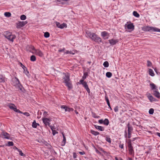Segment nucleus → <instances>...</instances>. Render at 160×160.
Here are the masks:
<instances>
[{
    "instance_id": "f257e3e1",
    "label": "nucleus",
    "mask_w": 160,
    "mask_h": 160,
    "mask_svg": "<svg viewBox=\"0 0 160 160\" xmlns=\"http://www.w3.org/2000/svg\"><path fill=\"white\" fill-rule=\"evenodd\" d=\"M63 79L64 80L63 82L65 83L66 86L68 87V89H70L72 88V86L70 81L69 75L68 74H66Z\"/></svg>"
},
{
    "instance_id": "f03ea898",
    "label": "nucleus",
    "mask_w": 160,
    "mask_h": 160,
    "mask_svg": "<svg viewBox=\"0 0 160 160\" xmlns=\"http://www.w3.org/2000/svg\"><path fill=\"white\" fill-rule=\"evenodd\" d=\"M3 35L6 38L12 42L13 41V40L16 38L15 35L12 34L11 33L8 31L5 32Z\"/></svg>"
},
{
    "instance_id": "7ed1b4c3",
    "label": "nucleus",
    "mask_w": 160,
    "mask_h": 160,
    "mask_svg": "<svg viewBox=\"0 0 160 160\" xmlns=\"http://www.w3.org/2000/svg\"><path fill=\"white\" fill-rule=\"evenodd\" d=\"M142 30L145 31L149 32H160V29L153 27H149L148 26H145L142 28Z\"/></svg>"
},
{
    "instance_id": "20e7f679",
    "label": "nucleus",
    "mask_w": 160,
    "mask_h": 160,
    "mask_svg": "<svg viewBox=\"0 0 160 160\" xmlns=\"http://www.w3.org/2000/svg\"><path fill=\"white\" fill-rule=\"evenodd\" d=\"M125 28L129 30V32H131L133 31L134 29V26L132 23L130 22H127V23L124 25Z\"/></svg>"
},
{
    "instance_id": "39448f33",
    "label": "nucleus",
    "mask_w": 160,
    "mask_h": 160,
    "mask_svg": "<svg viewBox=\"0 0 160 160\" xmlns=\"http://www.w3.org/2000/svg\"><path fill=\"white\" fill-rule=\"evenodd\" d=\"M90 38H91L92 40L97 42L99 43L102 42L101 38L98 37L97 35L95 33H92V36Z\"/></svg>"
},
{
    "instance_id": "423d86ee",
    "label": "nucleus",
    "mask_w": 160,
    "mask_h": 160,
    "mask_svg": "<svg viewBox=\"0 0 160 160\" xmlns=\"http://www.w3.org/2000/svg\"><path fill=\"white\" fill-rule=\"evenodd\" d=\"M12 84L14 86L18 87L20 90L22 89V86L20 83L19 79L17 78H15L13 80Z\"/></svg>"
},
{
    "instance_id": "0eeeda50",
    "label": "nucleus",
    "mask_w": 160,
    "mask_h": 160,
    "mask_svg": "<svg viewBox=\"0 0 160 160\" xmlns=\"http://www.w3.org/2000/svg\"><path fill=\"white\" fill-rule=\"evenodd\" d=\"M8 106L10 109L13 110L14 111L16 112L19 113H22V112L19 109H17L16 107L13 104H9L8 105Z\"/></svg>"
},
{
    "instance_id": "6e6552de",
    "label": "nucleus",
    "mask_w": 160,
    "mask_h": 160,
    "mask_svg": "<svg viewBox=\"0 0 160 160\" xmlns=\"http://www.w3.org/2000/svg\"><path fill=\"white\" fill-rule=\"evenodd\" d=\"M30 52L40 57H42L43 56V53L39 49H34V51H30Z\"/></svg>"
},
{
    "instance_id": "1a4fd4ad",
    "label": "nucleus",
    "mask_w": 160,
    "mask_h": 160,
    "mask_svg": "<svg viewBox=\"0 0 160 160\" xmlns=\"http://www.w3.org/2000/svg\"><path fill=\"white\" fill-rule=\"evenodd\" d=\"M128 150L129 153L130 155H133L134 153L133 147L132 146L131 142L130 140L128 142Z\"/></svg>"
},
{
    "instance_id": "9d476101",
    "label": "nucleus",
    "mask_w": 160,
    "mask_h": 160,
    "mask_svg": "<svg viewBox=\"0 0 160 160\" xmlns=\"http://www.w3.org/2000/svg\"><path fill=\"white\" fill-rule=\"evenodd\" d=\"M79 83L82 84L83 85L88 93H89L90 92V90L88 87L87 83L85 82H84L83 80H80Z\"/></svg>"
},
{
    "instance_id": "9b49d317",
    "label": "nucleus",
    "mask_w": 160,
    "mask_h": 160,
    "mask_svg": "<svg viewBox=\"0 0 160 160\" xmlns=\"http://www.w3.org/2000/svg\"><path fill=\"white\" fill-rule=\"evenodd\" d=\"M27 22H28L26 21L19 22L17 24V27L18 28H20L25 25Z\"/></svg>"
},
{
    "instance_id": "f8f14e48",
    "label": "nucleus",
    "mask_w": 160,
    "mask_h": 160,
    "mask_svg": "<svg viewBox=\"0 0 160 160\" xmlns=\"http://www.w3.org/2000/svg\"><path fill=\"white\" fill-rule=\"evenodd\" d=\"M146 95L148 99L149 100L150 102H152L156 101V99L154 98L150 93H147Z\"/></svg>"
},
{
    "instance_id": "ddd939ff",
    "label": "nucleus",
    "mask_w": 160,
    "mask_h": 160,
    "mask_svg": "<svg viewBox=\"0 0 160 160\" xmlns=\"http://www.w3.org/2000/svg\"><path fill=\"white\" fill-rule=\"evenodd\" d=\"M61 108H62L64 109L65 112H70L73 110V109L72 108H68L65 105L62 106H61Z\"/></svg>"
},
{
    "instance_id": "4468645a",
    "label": "nucleus",
    "mask_w": 160,
    "mask_h": 160,
    "mask_svg": "<svg viewBox=\"0 0 160 160\" xmlns=\"http://www.w3.org/2000/svg\"><path fill=\"white\" fill-rule=\"evenodd\" d=\"M42 121L46 125H50V120L48 118H43L42 119Z\"/></svg>"
},
{
    "instance_id": "2eb2a0df",
    "label": "nucleus",
    "mask_w": 160,
    "mask_h": 160,
    "mask_svg": "<svg viewBox=\"0 0 160 160\" xmlns=\"http://www.w3.org/2000/svg\"><path fill=\"white\" fill-rule=\"evenodd\" d=\"M56 25L59 28H63L64 27H67V24L65 23H63L61 24H60L59 22H57Z\"/></svg>"
},
{
    "instance_id": "dca6fc26",
    "label": "nucleus",
    "mask_w": 160,
    "mask_h": 160,
    "mask_svg": "<svg viewBox=\"0 0 160 160\" xmlns=\"http://www.w3.org/2000/svg\"><path fill=\"white\" fill-rule=\"evenodd\" d=\"M110 43L112 45H114L117 43L118 41V39H111L108 40Z\"/></svg>"
},
{
    "instance_id": "f3484780",
    "label": "nucleus",
    "mask_w": 160,
    "mask_h": 160,
    "mask_svg": "<svg viewBox=\"0 0 160 160\" xmlns=\"http://www.w3.org/2000/svg\"><path fill=\"white\" fill-rule=\"evenodd\" d=\"M2 135L4 137V138L7 139L10 138V135L8 133L5 132H2Z\"/></svg>"
},
{
    "instance_id": "a211bd4d",
    "label": "nucleus",
    "mask_w": 160,
    "mask_h": 160,
    "mask_svg": "<svg viewBox=\"0 0 160 160\" xmlns=\"http://www.w3.org/2000/svg\"><path fill=\"white\" fill-rule=\"evenodd\" d=\"M101 36L104 39H108V37L106 38L107 36H108V33L105 31L102 32H101Z\"/></svg>"
},
{
    "instance_id": "6ab92c4d",
    "label": "nucleus",
    "mask_w": 160,
    "mask_h": 160,
    "mask_svg": "<svg viewBox=\"0 0 160 160\" xmlns=\"http://www.w3.org/2000/svg\"><path fill=\"white\" fill-rule=\"evenodd\" d=\"M50 128L51 129L52 131V133L53 135H55L56 134L58 133V132L56 131L55 130V128L52 126H50Z\"/></svg>"
},
{
    "instance_id": "aec40b11",
    "label": "nucleus",
    "mask_w": 160,
    "mask_h": 160,
    "mask_svg": "<svg viewBox=\"0 0 160 160\" xmlns=\"http://www.w3.org/2000/svg\"><path fill=\"white\" fill-rule=\"evenodd\" d=\"M62 135L63 139L62 143V146H64L66 143V139L63 132L62 133Z\"/></svg>"
},
{
    "instance_id": "412c9836",
    "label": "nucleus",
    "mask_w": 160,
    "mask_h": 160,
    "mask_svg": "<svg viewBox=\"0 0 160 160\" xmlns=\"http://www.w3.org/2000/svg\"><path fill=\"white\" fill-rule=\"evenodd\" d=\"M95 128L97 129L100 131H103L104 130V128L101 126L95 125Z\"/></svg>"
},
{
    "instance_id": "4be33fe9",
    "label": "nucleus",
    "mask_w": 160,
    "mask_h": 160,
    "mask_svg": "<svg viewBox=\"0 0 160 160\" xmlns=\"http://www.w3.org/2000/svg\"><path fill=\"white\" fill-rule=\"evenodd\" d=\"M5 78L2 74H0V82H5Z\"/></svg>"
},
{
    "instance_id": "5701e85b",
    "label": "nucleus",
    "mask_w": 160,
    "mask_h": 160,
    "mask_svg": "<svg viewBox=\"0 0 160 160\" xmlns=\"http://www.w3.org/2000/svg\"><path fill=\"white\" fill-rule=\"evenodd\" d=\"M128 128V132H132L133 130L132 127L130 125L129 123H128L127 125Z\"/></svg>"
},
{
    "instance_id": "b1692460",
    "label": "nucleus",
    "mask_w": 160,
    "mask_h": 160,
    "mask_svg": "<svg viewBox=\"0 0 160 160\" xmlns=\"http://www.w3.org/2000/svg\"><path fill=\"white\" fill-rule=\"evenodd\" d=\"M154 95L158 98H159L160 97V94L158 91H155L153 93Z\"/></svg>"
},
{
    "instance_id": "393cba45",
    "label": "nucleus",
    "mask_w": 160,
    "mask_h": 160,
    "mask_svg": "<svg viewBox=\"0 0 160 160\" xmlns=\"http://www.w3.org/2000/svg\"><path fill=\"white\" fill-rule=\"evenodd\" d=\"M149 74L150 76L152 77L154 76V72L153 70L151 69H149Z\"/></svg>"
},
{
    "instance_id": "a878e982",
    "label": "nucleus",
    "mask_w": 160,
    "mask_h": 160,
    "mask_svg": "<svg viewBox=\"0 0 160 160\" xmlns=\"http://www.w3.org/2000/svg\"><path fill=\"white\" fill-rule=\"evenodd\" d=\"M37 125H39V124L37 123L35 120H34L32 123V127L33 128H37Z\"/></svg>"
},
{
    "instance_id": "bb28decb",
    "label": "nucleus",
    "mask_w": 160,
    "mask_h": 160,
    "mask_svg": "<svg viewBox=\"0 0 160 160\" xmlns=\"http://www.w3.org/2000/svg\"><path fill=\"white\" fill-rule=\"evenodd\" d=\"M91 133L95 136H97L99 134V133L97 131H95L93 130H91Z\"/></svg>"
},
{
    "instance_id": "cd10ccee",
    "label": "nucleus",
    "mask_w": 160,
    "mask_h": 160,
    "mask_svg": "<svg viewBox=\"0 0 160 160\" xmlns=\"http://www.w3.org/2000/svg\"><path fill=\"white\" fill-rule=\"evenodd\" d=\"M109 122L108 119L106 118L103 121V124L106 125H108L109 124Z\"/></svg>"
},
{
    "instance_id": "c85d7f7f",
    "label": "nucleus",
    "mask_w": 160,
    "mask_h": 160,
    "mask_svg": "<svg viewBox=\"0 0 160 160\" xmlns=\"http://www.w3.org/2000/svg\"><path fill=\"white\" fill-rule=\"evenodd\" d=\"M86 33L87 34V37L90 38L92 36V33H91L89 31H86Z\"/></svg>"
},
{
    "instance_id": "c756f323",
    "label": "nucleus",
    "mask_w": 160,
    "mask_h": 160,
    "mask_svg": "<svg viewBox=\"0 0 160 160\" xmlns=\"http://www.w3.org/2000/svg\"><path fill=\"white\" fill-rule=\"evenodd\" d=\"M30 60L34 62L36 60V57L34 55H32L30 57Z\"/></svg>"
},
{
    "instance_id": "7c9ffc66",
    "label": "nucleus",
    "mask_w": 160,
    "mask_h": 160,
    "mask_svg": "<svg viewBox=\"0 0 160 160\" xmlns=\"http://www.w3.org/2000/svg\"><path fill=\"white\" fill-rule=\"evenodd\" d=\"M133 14L136 17L138 18L139 17V14L136 11H134L133 12Z\"/></svg>"
},
{
    "instance_id": "2f4dec72",
    "label": "nucleus",
    "mask_w": 160,
    "mask_h": 160,
    "mask_svg": "<svg viewBox=\"0 0 160 160\" xmlns=\"http://www.w3.org/2000/svg\"><path fill=\"white\" fill-rule=\"evenodd\" d=\"M112 75V73L111 72H108L106 73V76L108 78L111 77Z\"/></svg>"
},
{
    "instance_id": "473e14b6",
    "label": "nucleus",
    "mask_w": 160,
    "mask_h": 160,
    "mask_svg": "<svg viewBox=\"0 0 160 160\" xmlns=\"http://www.w3.org/2000/svg\"><path fill=\"white\" fill-rule=\"evenodd\" d=\"M88 76V73L87 72H85L84 73L83 76L82 77V78L81 80H83V81Z\"/></svg>"
},
{
    "instance_id": "72a5a7b5",
    "label": "nucleus",
    "mask_w": 160,
    "mask_h": 160,
    "mask_svg": "<svg viewBox=\"0 0 160 160\" xmlns=\"http://www.w3.org/2000/svg\"><path fill=\"white\" fill-rule=\"evenodd\" d=\"M4 15L8 17H11V13L9 12H5L4 13Z\"/></svg>"
},
{
    "instance_id": "f704fd0d",
    "label": "nucleus",
    "mask_w": 160,
    "mask_h": 160,
    "mask_svg": "<svg viewBox=\"0 0 160 160\" xmlns=\"http://www.w3.org/2000/svg\"><path fill=\"white\" fill-rule=\"evenodd\" d=\"M103 65L105 68H107L109 66V63L108 61H105L104 62Z\"/></svg>"
},
{
    "instance_id": "c9c22d12",
    "label": "nucleus",
    "mask_w": 160,
    "mask_h": 160,
    "mask_svg": "<svg viewBox=\"0 0 160 160\" xmlns=\"http://www.w3.org/2000/svg\"><path fill=\"white\" fill-rule=\"evenodd\" d=\"M50 36L49 33L48 32H46L44 33V37L45 38H48Z\"/></svg>"
},
{
    "instance_id": "e433bc0d",
    "label": "nucleus",
    "mask_w": 160,
    "mask_h": 160,
    "mask_svg": "<svg viewBox=\"0 0 160 160\" xmlns=\"http://www.w3.org/2000/svg\"><path fill=\"white\" fill-rule=\"evenodd\" d=\"M26 16L24 15H22L20 16V19L22 20H24L26 19Z\"/></svg>"
},
{
    "instance_id": "4c0bfd02",
    "label": "nucleus",
    "mask_w": 160,
    "mask_h": 160,
    "mask_svg": "<svg viewBox=\"0 0 160 160\" xmlns=\"http://www.w3.org/2000/svg\"><path fill=\"white\" fill-rule=\"evenodd\" d=\"M29 51L30 52V51H34V49H36L33 46H30L29 47Z\"/></svg>"
},
{
    "instance_id": "58836bf2",
    "label": "nucleus",
    "mask_w": 160,
    "mask_h": 160,
    "mask_svg": "<svg viewBox=\"0 0 160 160\" xmlns=\"http://www.w3.org/2000/svg\"><path fill=\"white\" fill-rule=\"evenodd\" d=\"M154 109L153 108H150L149 111V113L150 114H152L154 112Z\"/></svg>"
},
{
    "instance_id": "ea45409f",
    "label": "nucleus",
    "mask_w": 160,
    "mask_h": 160,
    "mask_svg": "<svg viewBox=\"0 0 160 160\" xmlns=\"http://www.w3.org/2000/svg\"><path fill=\"white\" fill-rule=\"evenodd\" d=\"M18 151L19 152V154L22 156L25 157V155L23 153L21 150H18Z\"/></svg>"
},
{
    "instance_id": "a19ab883",
    "label": "nucleus",
    "mask_w": 160,
    "mask_h": 160,
    "mask_svg": "<svg viewBox=\"0 0 160 160\" xmlns=\"http://www.w3.org/2000/svg\"><path fill=\"white\" fill-rule=\"evenodd\" d=\"M152 89H155L156 88V85L154 83H151L150 84Z\"/></svg>"
},
{
    "instance_id": "79ce46f5",
    "label": "nucleus",
    "mask_w": 160,
    "mask_h": 160,
    "mask_svg": "<svg viewBox=\"0 0 160 160\" xmlns=\"http://www.w3.org/2000/svg\"><path fill=\"white\" fill-rule=\"evenodd\" d=\"M147 65L148 67H150L152 66V63L150 61L148 60L147 61Z\"/></svg>"
},
{
    "instance_id": "37998d69",
    "label": "nucleus",
    "mask_w": 160,
    "mask_h": 160,
    "mask_svg": "<svg viewBox=\"0 0 160 160\" xmlns=\"http://www.w3.org/2000/svg\"><path fill=\"white\" fill-rule=\"evenodd\" d=\"M8 146H12L13 145V143L12 142H8Z\"/></svg>"
},
{
    "instance_id": "c03bdc74",
    "label": "nucleus",
    "mask_w": 160,
    "mask_h": 160,
    "mask_svg": "<svg viewBox=\"0 0 160 160\" xmlns=\"http://www.w3.org/2000/svg\"><path fill=\"white\" fill-rule=\"evenodd\" d=\"M22 113L24 115H25L27 117H28L30 116V114H29V113L28 112H22Z\"/></svg>"
},
{
    "instance_id": "a18cd8bd",
    "label": "nucleus",
    "mask_w": 160,
    "mask_h": 160,
    "mask_svg": "<svg viewBox=\"0 0 160 160\" xmlns=\"http://www.w3.org/2000/svg\"><path fill=\"white\" fill-rule=\"evenodd\" d=\"M24 71V73L26 74V75L27 76H28L29 74V72L27 70V68L26 69H25V71Z\"/></svg>"
},
{
    "instance_id": "49530a36",
    "label": "nucleus",
    "mask_w": 160,
    "mask_h": 160,
    "mask_svg": "<svg viewBox=\"0 0 160 160\" xmlns=\"http://www.w3.org/2000/svg\"><path fill=\"white\" fill-rule=\"evenodd\" d=\"M118 106H116L114 108V110L115 112H116L118 111Z\"/></svg>"
},
{
    "instance_id": "de8ad7c7",
    "label": "nucleus",
    "mask_w": 160,
    "mask_h": 160,
    "mask_svg": "<svg viewBox=\"0 0 160 160\" xmlns=\"http://www.w3.org/2000/svg\"><path fill=\"white\" fill-rule=\"evenodd\" d=\"M65 54H73L71 51H67L65 53Z\"/></svg>"
},
{
    "instance_id": "09e8293b",
    "label": "nucleus",
    "mask_w": 160,
    "mask_h": 160,
    "mask_svg": "<svg viewBox=\"0 0 160 160\" xmlns=\"http://www.w3.org/2000/svg\"><path fill=\"white\" fill-rule=\"evenodd\" d=\"M65 50V48H63L62 49H59L58 51V52H64Z\"/></svg>"
},
{
    "instance_id": "8fccbe9b",
    "label": "nucleus",
    "mask_w": 160,
    "mask_h": 160,
    "mask_svg": "<svg viewBox=\"0 0 160 160\" xmlns=\"http://www.w3.org/2000/svg\"><path fill=\"white\" fill-rule=\"evenodd\" d=\"M132 132H128V138H130L131 137Z\"/></svg>"
},
{
    "instance_id": "3c124183",
    "label": "nucleus",
    "mask_w": 160,
    "mask_h": 160,
    "mask_svg": "<svg viewBox=\"0 0 160 160\" xmlns=\"http://www.w3.org/2000/svg\"><path fill=\"white\" fill-rule=\"evenodd\" d=\"M77 155L76 153L75 152H73V158H77Z\"/></svg>"
},
{
    "instance_id": "603ef678",
    "label": "nucleus",
    "mask_w": 160,
    "mask_h": 160,
    "mask_svg": "<svg viewBox=\"0 0 160 160\" xmlns=\"http://www.w3.org/2000/svg\"><path fill=\"white\" fill-rule=\"evenodd\" d=\"M98 122L100 124L103 123V120L102 119H100L98 120Z\"/></svg>"
},
{
    "instance_id": "864d4df0",
    "label": "nucleus",
    "mask_w": 160,
    "mask_h": 160,
    "mask_svg": "<svg viewBox=\"0 0 160 160\" xmlns=\"http://www.w3.org/2000/svg\"><path fill=\"white\" fill-rule=\"evenodd\" d=\"M106 141L109 142L110 143L111 142V139L110 138H106Z\"/></svg>"
},
{
    "instance_id": "5fc2aeb1",
    "label": "nucleus",
    "mask_w": 160,
    "mask_h": 160,
    "mask_svg": "<svg viewBox=\"0 0 160 160\" xmlns=\"http://www.w3.org/2000/svg\"><path fill=\"white\" fill-rule=\"evenodd\" d=\"M21 67H22V68H23L24 71H25V69H27V68L25 67L24 65H23L22 63H21Z\"/></svg>"
},
{
    "instance_id": "6e6d98bb",
    "label": "nucleus",
    "mask_w": 160,
    "mask_h": 160,
    "mask_svg": "<svg viewBox=\"0 0 160 160\" xmlns=\"http://www.w3.org/2000/svg\"><path fill=\"white\" fill-rule=\"evenodd\" d=\"M105 99H106L107 102H109V99H108V98L107 96H105Z\"/></svg>"
},
{
    "instance_id": "4d7b16f0",
    "label": "nucleus",
    "mask_w": 160,
    "mask_h": 160,
    "mask_svg": "<svg viewBox=\"0 0 160 160\" xmlns=\"http://www.w3.org/2000/svg\"><path fill=\"white\" fill-rule=\"evenodd\" d=\"M154 70L157 74L158 75V74H160L159 72H158L157 69V68H155L154 69Z\"/></svg>"
},
{
    "instance_id": "13d9d810",
    "label": "nucleus",
    "mask_w": 160,
    "mask_h": 160,
    "mask_svg": "<svg viewBox=\"0 0 160 160\" xmlns=\"http://www.w3.org/2000/svg\"><path fill=\"white\" fill-rule=\"evenodd\" d=\"M79 153L81 155H84L85 154V153L84 152V151H83V152H79Z\"/></svg>"
},
{
    "instance_id": "bf43d9fd",
    "label": "nucleus",
    "mask_w": 160,
    "mask_h": 160,
    "mask_svg": "<svg viewBox=\"0 0 160 160\" xmlns=\"http://www.w3.org/2000/svg\"><path fill=\"white\" fill-rule=\"evenodd\" d=\"M107 104H108V106H109V107L110 108V109L111 110H112V109L111 108V107H110V102H107Z\"/></svg>"
},
{
    "instance_id": "052dcab7",
    "label": "nucleus",
    "mask_w": 160,
    "mask_h": 160,
    "mask_svg": "<svg viewBox=\"0 0 160 160\" xmlns=\"http://www.w3.org/2000/svg\"><path fill=\"white\" fill-rule=\"evenodd\" d=\"M119 147L121 148H123V144H121L119 145Z\"/></svg>"
},
{
    "instance_id": "680f3d73",
    "label": "nucleus",
    "mask_w": 160,
    "mask_h": 160,
    "mask_svg": "<svg viewBox=\"0 0 160 160\" xmlns=\"http://www.w3.org/2000/svg\"><path fill=\"white\" fill-rule=\"evenodd\" d=\"M47 112H44L43 113V115H44V116H46V115H47Z\"/></svg>"
},
{
    "instance_id": "e2e57ef3",
    "label": "nucleus",
    "mask_w": 160,
    "mask_h": 160,
    "mask_svg": "<svg viewBox=\"0 0 160 160\" xmlns=\"http://www.w3.org/2000/svg\"><path fill=\"white\" fill-rule=\"evenodd\" d=\"M157 134L158 135V136L160 137V133L157 132Z\"/></svg>"
},
{
    "instance_id": "0e129e2a",
    "label": "nucleus",
    "mask_w": 160,
    "mask_h": 160,
    "mask_svg": "<svg viewBox=\"0 0 160 160\" xmlns=\"http://www.w3.org/2000/svg\"><path fill=\"white\" fill-rule=\"evenodd\" d=\"M14 148H15V149L17 150L18 151V150H19V149H18L17 148V147H15V146L14 147Z\"/></svg>"
},
{
    "instance_id": "69168bd1",
    "label": "nucleus",
    "mask_w": 160,
    "mask_h": 160,
    "mask_svg": "<svg viewBox=\"0 0 160 160\" xmlns=\"http://www.w3.org/2000/svg\"><path fill=\"white\" fill-rule=\"evenodd\" d=\"M75 113L76 114H78V112L76 110H75Z\"/></svg>"
},
{
    "instance_id": "338daca9",
    "label": "nucleus",
    "mask_w": 160,
    "mask_h": 160,
    "mask_svg": "<svg viewBox=\"0 0 160 160\" xmlns=\"http://www.w3.org/2000/svg\"><path fill=\"white\" fill-rule=\"evenodd\" d=\"M116 160H119L117 158H115ZM121 160H122V159H121Z\"/></svg>"
},
{
    "instance_id": "774afa93",
    "label": "nucleus",
    "mask_w": 160,
    "mask_h": 160,
    "mask_svg": "<svg viewBox=\"0 0 160 160\" xmlns=\"http://www.w3.org/2000/svg\"><path fill=\"white\" fill-rule=\"evenodd\" d=\"M128 160H132V159L131 158H128Z\"/></svg>"
}]
</instances>
